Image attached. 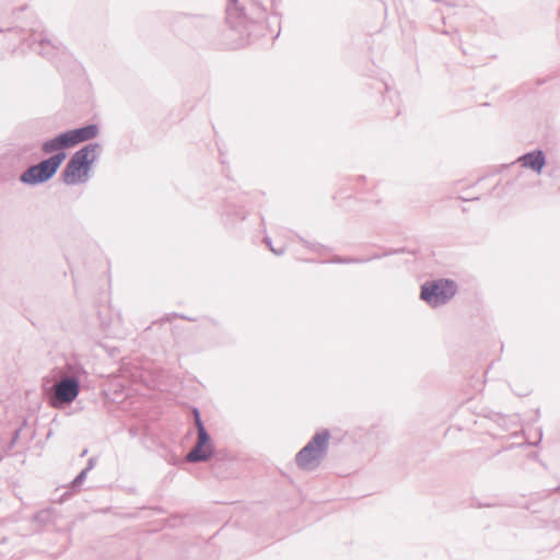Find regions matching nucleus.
<instances>
[{
    "label": "nucleus",
    "instance_id": "11",
    "mask_svg": "<svg viewBox=\"0 0 560 560\" xmlns=\"http://www.w3.org/2000/svg\"><path fill=\"white\" fill-rule=\"evenodd\" d=\"M72 148L69 141L67 131L57 135L56 137L46 140L42 144V150L46 154L65 152V149Z\"/></svg>",
    "mask_w": 560,
    "mask_h": 560
},
{
    "label": "nucleus",
    "instance_id": "20",
    "mask_svg": "<svg viewBox=\"0 0 560 560\" xmlns=\"http://www.w3.org/2000/svg\"><path fill=\"white\" fill-rule=\"evenodd\" d=\"M10 32L18 35L19 37H21V31L14 30V31H10Z\"/></svg>",
    "mask_w": 560,
    "mask_h": 560
},
{
    "label": "nucleus",
    "instance_id": "2",
    "mask_svg": "<svg viewBox=\"0 0 560 560\" xmlns=\"http://www.w3.org/2000/svg\"><path fill=\"white\" fill-rule=\"evenodd\" d=\"M100 149L98 143L92 142L74 152L61 173L62 182L66 185L85 183L92 165L97 160Z\"/></svg>",
    "mask_w": 560,
    "mask_h": 560
},
{
    "label": "nucleus",
    "instance_id": "6",
    "mask_svg": "<svg viewBox=\"0 0 560 560\" xmlns=\"http://www.w3.org/2000/svg\"><path fill=\"white\" fill-rule=\"evenodd\" d=\"M67 158L66 152H58L49 158L27 167L21 175L20 180L26 185H38L51 179L60 165Z\"/></svg>",
    "mask_w": 560,
    "mask_h": 560
},
{
    "label": "nucleus",
    "instance_id": "18",
    "mask_svg": "<svg viewBox=\"0 0 560 560\" xmlns=\"http://www.w3.org/2000/svg\"><path fill=\"white\" fill-rule=\"evenodd\" d=\"M541 439H542V431H541V429H539V431H538V438H537V441H536V442H533V443H530V444H532V445H537V444L541 441Z\"/></svg>",
    "mask_w": 560,
    "mask_h": 560
},
{
    "label": "nucleus",
    "instance_id": "9",
    "mask_svg": "<svg viewBox=\"0 0 560 560\" xmlns=\"http://www.w3.org/2000/svg\"><path fill=\"white\" fill-rule=\"evenodd\" d=\"M522 167L540 174L546 165V155L542 150H534L521 155L517 161Z\"/></svg>",
    "mask_w": 560,
    "mask_h": 560
},
{
    "label": "nucleus",
    "instance_id": "16",
    "mask_svg": "<svg viewBox=\"0 0 560 560\" xmlns=\"http://www.w3.org/2000/svg\"><path fill=\"white\" fill-rule=\"evenodd\" d=\"M264 242H265V244L270 248V250H271L272 253H275L276 255L280 256V255H282V254L284 253V248H282V247H281V248H279V249L273 248V246H272V244H271V238H270V237L266 236V237L264 238Z\"/></svg>",
    "mask_w": 560,
    "mask_h": 560
},
{
    "label": "nucleus",
    "instance_id": "13",
    "mask_svg": "<svg viewBox=\"0 0 560 560\" xmlns=\"http://www.w3.org/2000/svg\"><path fill=\"white\" fill-rule=\"evenodd\" d=\"M390 253H384L383 255H373L371 257H368V258H358V257H336L332 259L334 262L336 264H363V262H368V261H371L373 259H378L383 256H387L389 255Z\"/></svg>",
    "mask_w": 560,
    "mask_h": 560
},
{
    "label": "nucleus",
    "instance_id": "8",
    "mask_svg": "<svg viewBox=\"0 0 560 560\" xmlns=\"http://www.w3.org/2000/svg\"><path fill=\"white\" fill-rule=\"evenodd\" d=\"M33 38L32 42L28 44V47L42 55L43 57H46L48 59H52L57 52L60 50V47L52 44L50 40L46 39L43 34H37L35 30H33V33L31 35Z\"/></svg>",
    "mask_w": 560,
    "mask_h": 560
},
{
    "label": "nucleus",
    "instance_id": "5",
    "mask_svg": "<svg viewBox=\"0 0 560 560\" xmlns=\"http://www.w3.org/2000/svg\"><path fill=\"white\" fill-rule=\"evenodd\" d=\"M457 292L454 280L440 278L425 281L421 285L420 299L431 307H439L448 303Z\"/></svg>",
    "mask_w": 560,
    "mask_h": 560
},
{
    "label": "nucleus",
    "instance_id": "15",
    "mask_svg": "<svg viewBox=\"0 0 560 560\" xmlns=\"http://www.w3.org/2000/svg\"><path fill=\"white\" fill-rule=\"evenodd\" d=\"M192 413H194V420H195V425H196L197 431L201 430L202 428H206L201 420L199 410L197 408H194Z\"/></svg>",
    "mask_w": 560,
    "mask_h": 560
},
{
    "label": "nucleus",
    "instance_id": "14",
    "mask_svg": "<svg viewBox=\"0 0 560 560\" xmlns=\"http://www.w3.org/2000/svg\"><path fill=\"white\" fill-rule=\"evenodd\" d=\"M88 472H89L88 469H82L80 471V474L73 479L72 487L77 488V487L81 486L83 483V481L85 480Z\"/></svg>",
    "mask_w": 560,
    "mask_h": 560
},
{
    "label": "nucleus",
    "instance_id": "3",
    "mask_svg": "<svg viewBox=\"0 0 560 560\" xmlns=\"http://www.w3.org/2000/svg\"><path fill=\"white\" fill-rule=\"evenodd\" d=\"M330 432L324 429L316 432L295 455L296 466L305 471L316 469L326 457L329 447Z\"/></svg>",
    "mask_w": 560,
    "mask_h": 560
},
{
    "label": "nucleus",
    "instance_id": "7",
    "mask_svg": "<svg viewBox=\"0 0 560 560\" xmlns=\"http://www.w3.org/2000/svg\"><path fill=\"white\" fill-rule=\"evenodd\" d=\"M214 451L211 436L206 428L197 431V441L195 446L186 455V460L189 463H203L211 458Z\"/></svg>",
    "mask_w": 560,
    "mask_h": 560
},
{
    "label": "nucleus",
    "instance_id": "12",
    "mask_svg": "<svg viewBox=\"0 0 560 560\" xmlns=\"http://www.w3.org/2000/svg\"><path fill=\"white\" fill-rule=\"evenodd\" d=\"M21 431L22 428L15 429L14 431L0 430V462L3 456L13 448Z\"/></svg>",
    "mask_w": 560,
    "mask_h": 560
},
{
    "label": "nucleus",
    "instance_id": "10",
    "mask_svg": "<svg viewBox=\"0 0 560 560\" xmlns=\"http://www.w3.org/2000/svg\"><path fill=\"white\" fill-rule=\"evenodd\" d=\"M100 133V128L96 124H89L83 127L67 130L71 147L81 142L92 140Z\"/></svg>",
    "mask_w": 560,
    "mask_h": 560
},
{
    "label": "nucleus",
    "instance_id": "22",
    "mask_svg": "<svg viewBox=\"0 0 560 560\" xmlns=\"http://www.w3.org/2000/svg\"><path fill=\"white\" fill-rule=\"evenodd\" d=\"M88 453V450H84L82 453H81V456H85Z\"/></svg>",
    "mask_w": 560,
    "mask_h": 560
},
{
    "label": "nucleus",
    "instance_id": "21",
    "mask_svg": "<svg viewBox=\"0 0 560 560\" xmlns=\"http://www.w3.org/2000/svg\"><path fill=\"white\" fill-rule=\"evenodd\" d=\"M551 492H560V485H559L558 487H556L555 489H552V490L549 492V494H550Z\"/></svg>",
    "mask_w": 560,
    "mask_h": 560
},
{
    "label": "nucleus",
    "instance_id": "17",
    "mask_svg": "<svg viewBox=\"0 0 560 560\" xmlns=\"http://www.w3.org/2000/svg\"><path fill=\"white\" fill-rule=\"evenodd\" d=\"M96 464V458L95 457H91L89 460H88V465L84 469H88V471H90L91 469H93V467L95 466Z\"/></svg>",
    "mask_w": 560,
    "mask_h": 560
},
{
    "label": "nucleus",
    "instance_id": "4",
    "mask_svg": "<svg viewBox=\"0 0 560 560\" xmlns=\"http://www.w3.org/2000/svg\"><path fill=\"white\" fill-rule=\"evenodd\" d=\"M266 18V9L255 0H229L226 22L233 28L243 27L247 22L257 23Z\"/></svg>",
    "mask_w": 560,
    "mask_h": 560
},
{
    "label": "nucleus",
    "instance_id": "23",
    "mask_svg": "<svg viewBox=\"0 0 560 560\" xmlns=\"http://www.w3.org/2000/svg\"><path fill=\"white\" fill-rule=\"evenodd\" d=\"M182 318H185V315H182ZM188 320H192L191 318L186 317Z\"/></svg>",
    "mask_w": 560,
    "mask_h": 560
},
{
    "label": "nucleus",
    "instance_id": "1",
    "mask_svg": "<svg viewBox=\"0 0 560 560\" xmlns=\"http://www.w3.org/2000/svg\"><path fill=\"white\" fill-rule=\"evenodd\" d=\"M81 365L77 362H67L60 370V380L50 387L45 388L49 404L61 408L74 401L80 393Z\"/></svg>",
    "mask_w": 560,
    "mask_h": 560
},
{
    "label": "nucleus",
    "instance_id": "19",
    "mask_svg": "<svg viewBox=\"0 0 560 560\" xmlns=\"http://www.w3.org/2000/svg\"><path fill=\"white\" fill-rule=\"evenodd\" d=\"M43 515H46L45 512H39L35 515V518H42Z\"/></svg>",
    "mask_w": 560,
    "mask_h": 560
}]
</instances>
